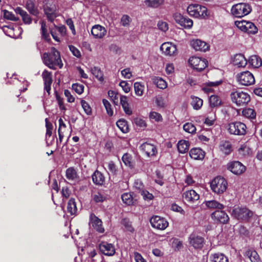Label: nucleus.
Segmentation results:
<instances>
[{"label": "nucleus", "instance_id": "25", "mask_svg": "<svg viewBox=\"0 0 262 262\" xmlns=\"http://www.w3.org/2000/svg\"><path fill=\"white\" fill-rule=\"evenodd\" d=\"M205 152L200 148H194L189 151V155L194 160H202L204 158Z\"/></svg>", "mask_w": 262, "mask_h": 262}, {"label": "nucleus", "instance_id": "39", "mask_svg": "<svg viewBox=\"0 0 262 262\" xmlns=\"http://www.w3.org/2000/svg\"><path fill=\"white\" fill-rule=\"evenodd\" d=\"M77 207L76 204L75 200L73 198H71L68 203L67 211L71 215H74L77 211Z\"/></svg>", "mask_w": 262, "mask_h": 262}, {"label": "nucleus", "instance_id": "20", "mask_svg": "<svg viewBox=\"0 0 262 262\" xmlns=\"http://www.w3.org/2000/svg\"><path fill=\"white\" fill-rule=\"evenodd\" d=\"M42 77L44 83V90L50 94L51 85L52 83V73L48 71L45 70L42 73Z\"/></svg>", "mask_w": 262, "mask_h": 262}, {"label": "nucleus", "instance_id": "12", "mask_svg": "<svg viewBox=\"0 0 262 262\" xmlns=\"http://www.w3.org/2000/svg\"><path fill=\"white\" fill-rule=\"evenodd\" d=\"M188 242L195 249H200L204 246V238L196 233H191L188 237Z\"/></svg>", "mask_w": 262, "mask_h": 262}, {"label": "nucleus", "instance_id": "40", "mask_svg": "<svg viewBox=\"0 0 262 262\" xmlns=\"http://www.w3.org/2000/svg\"><path fill=\"white\" fill-rule=\"evenodd\" d=\"M191 105L194 110H198L201 108L203 105V101L202 99L195 97L191 96Z\"/></svg>", "mask_w": 262, "mask_h": 262}, {"label": "nucleus", "instance_id": "47", "mask_svg": "<svg viewBox=\"0 0 262 262\" xmlns=\"http://www.w3.org/2000/svg\"><path fill=\"white\" fill-rule=\"evenodd\" d=\"M121 224L123 225L126 231L131 233H133L134 232V228L129 219L126 218L123 219L121 221Z\"/></svg>", "mask_w": 262, "mask_h": 262}, {"label": "nucleus", "instance_id": "1", "mask_svg": "<svg viewBox=\"0 0 262 262\" xmlns=\"http://www.w3.org/2000/svg\"><path fill=\"white\" fill-rule=\"evenodd\" d=\"M43 63L51 69L55 70L56 67L61 69L63 63L59 52L55 48H52L50 53H45L42 56Z\"/></svg>", "mask_w": 262, "mask_h": 262}, {"label": "nucleus", "instance_id": "26", "mask_svg": "<svg viewBox=\"0 0 262 262\" xmlns=\"http://www.w3.org/2000/svg\"><path fill=\"white\" fill-rule=\"evenodd\" d=\"M15 12L19 14L21 17L23 22L26 24H30L32 23V18L28 13L23 10L21 7H17L15 9Z\"/></svg>", "mask_w": 262, "mask_h": 262}, {"label": "nucleus", "instance_id": "34", "mask_svg": "<svg viewBox=\"0 0 262 262\" xmlns=\"http://www.w3.org/2000/svg\"><path fill=\"white\" fill-rule=\"evenodd\" d=\"M245 256L248 257L251 262H260V258L255 250H248L245 252Z\"/></svg>", "mask_w": 262, "mask_h": 262}, {"label": "nucleus", "instance_id": "31", "mask_svg": "<svg viewBox=\"0 0 262 262\" xmlns=\"http://www.w3.org/2000/svg\"><path fill=\"white\" fill-rule=\"evenodd\" d=\"M122 160L125 166L130 168H133L135 166L133 156L129 153L124 154L122 157Z\"/></svg>", "mask_w": 262, "mask_h": 262}, {"label": "nucleus", "instance_id": "11", "mask_svg": "<svg viewBox=\"0 0 262 262\" xmlns=\"http://www.w3.org/2000/svg\"><path fill=\"white\" fill-rule=\"evenodd\" d=\"M43 11L48 19L51 22H53L57 17V8L55 4L47 3L43 6Z\"/></svg>", "mask_w": 262, "mask_h": 262}, {"label": "nucleus", "instance_id": "53", "mask_svg": "<svg viewBox=\"0 0 262 262\" xmlns=\"http://www.w3.org/2000/svg\"><path fill=\"white\" fill-rule=\"evenodd\" d=\"M121 198L122 201L128 205H131L133 203V198L130 193H124L122 195Z\"/></svg>", "mask_w": 262, "mask_h": 262}, {"label": "nucleus", "instance_id": "64", "mask_svg": "<svg viewBox=\"0 0 262 262\" xmlns=\"http://www.w3.org/2000/svg\"><path fill=\"white\" fill-rule=\"evenodd\" d=\"M215 120V115L213 114H211L205 119V123L208 126L212 125Z\"/></svg>", "mask_w": 262, "mask_h": 262}, {"label": "nucleus", "instance_id": "59", "mask_svg": "<svg viewBox=\"0 0 262 262\" xmlns=\"http://www.w3.org/2000/svg\"><path fill=\"white\" fill-rule=\"evenodd\" d=\"M81 106L84 111V112L88 115H90L92 114V109L90 107V105L88 104L87 102H86L84 100H81Z\"/></svg>", "mask_w": 262, "mask_h": 262}, {"label": "nucleus", "instance_id": "14", "mask_svg": "<svg viewBox=\"0 0 262 262\" xmlns=\"http://www.w3.org/2000/svg\"><path fill=\"white\" fill-rule=\"evenodd\" d=\"M150 223L153 228L160 230H164L168 225V222L159 216L152 217L150 220Z\"/></svg>", "mask_w": 262, "mask_h": 262}, {"label": "nucleus", "instance_id": "32", "mask_svg": "<svg viewBox=\"0 0 262 262\" xmlns=\"http://www.w3.org/2000/svg\"><path fill=\"white\" fill-rule=\"evenodd\" d=\"M210 259L211 262H229L227 257L221 253H214L211 255Z\"/></svg>", "mask_w": 262, "mask_h": 262}, {"label": "nucleus", "instance_id": "24", "mask_svg": "<svg viewBox=\"0 0 262 262\" xmlns=\"http://www.w3.org/2000/svg\"><path fill=\"white\" fill-rule=\"evenodd\" d=\"M25 8L32 15L37 16L39 13L37 7L35 5L34 0H27Z\"/></svg>", "mask_w": 262, "mask_h": 262}, {"label": "nucleus", "instance_id": "23", "mask_svg": "<svg viewBox=\"0 0 262 262\" xmlns=\"http://www.w3.org/2000/svg\"><path fill=\"white\" fill-rule=\"evenodd\" d=\"M106 33L105 28L99 25L94 26L91 29V34L95 38H101Z\"/></svg>", "mask_w": 262, "mask_h": 262}, {"label": "nucleus", "instance_id": "28", "mask_svg": "<svg viewBox=\"0 0 262 262\" xmlns=\"http://www.w3.org/2000/svg\"><path fill=\"white\" fill-rule=\"evenodd\" d=\"M252 154L251 149L245 144L241 145L238 149V155L239 158H245Z\"/></svg>", "mask_w": 262, "mask_h": 262}, {"label": "nucleus", "instance_id": "43", "mask_svg": "<svg viewBox=\"0 0 262 262\" xmlns=\"http://www.w3.org/2000/svg\"><path fill=\"white\" fill-rule=\"evenodd\" d=\"M116 125L122 133H126L128 132L127 122L125 120L119 119L116 122Z\"/></svg>", "mask_w": 262, "mask_h": 262}, {"label": "nucleus", "instance_id": "13", "mask_svg": "<svg viewBox=\"0 0 262 262\" xmlns=\"http://www.w3.org/2000/svg\"><path fill=\"white\" fill-rule=\"evenodd\" d=\"M211 217L215 222L223 224H227L229 220L228 214L221 210H217L212 212L211 214Z\"/></svg>", "mask_w": 262, "mask_h": 262}, {"label": "nucleus", "instance_id": "55", "mask_svg": "<svg viewBox=\"0 0 262 262\" xmlns=\"http://www.w3.org/2000/svg\"><path fill=\"white\" fill-rule=\"evenodd\" d=\"M257 28L255 25L251 22L249 21L247 25V29H246L245 32L248 34H254L257 32Z\"/></svg>", "mask_w": 262, "mask_h": 262}, {"label": "nucleus", "instance_id": "9", "mask_svg": "<svg viewBox=\"0 0 262 262\" xmlns=\"http://www.w3.org/2000/svg\"><path fill=\"white\" fill-rule=\"evenodd\" d=\"M175 21L181 27L190 29L193 26V21L187 16H184L180 13H175L173 15Z\"/></svg>", "mask_w": 262, "mask_h": 262}, {"label": "nucleus", "instance_id": "4", "mask_svg": "<svg viewBox=\"0 0 262 262\" xmlns=\"http://www.w3.org/2000/svg\"><path fill=\"white\" fill-rule=\"evenodd\" d=\"M252 10L249 4L238 3L233 5L231 8V13L236 17H242L249 14Z\"/></svg>", "mask_w": 262, "mask_h": 262}, {"label": "nucleus", "instance_id": "60", "mask_svg": "<svg viewBox=\"0 0 262 262\" xmlns=\"http://www.w3.org/2000/svg\"><path fill=\"white\" fill-rule=\"evenodd\" d=\"M72 89L77 94H81L83 92L84 86L82 84L74 83L72 85Z\"/></svg>", "mask_w": 262, "mask_h": 262}, {"label": "nucleus", "instance_id": "19", "mask_svg": "<svg viewBox=\"0 0 262 262\" xmlns=\"http://www.w3.org/2000/svg\"><path fill=\"white\" fill-rule=\"evenodd\" d=\"M160 49L165 55L168 56L175 55L177 51L176 46L169 42L163 43Z\"/></svg>", "mask_w": 262, "mask_h": 262}, {"label": "nucleus", "instance_id": "38", "mask_svg": "<svg viewBox=\"0 0 262 262\" xmlns=\"http://www.w3.org/2000/svg\"><path fill=\"white\" fill-rule=\"evenodd\" d=\"M220 148L225 154L228 155L232 151V145L229 141H222L220 143Z\"/></svg>", "mask_w": 262, "mask_h": 262}, {"label": "nucleus", "instance_id": "22", "mask_svg": "<svg viewBox=\"0 0 262 262\" xmlns=\"http://www.w3.org/2000/svg\"><path fill=\"white\" fill-rule=\"evenodd\" d=\"M140 148L148 157L155 156L157 153L156 146L147 142L143 143L140 146Z\"/></svg>", "mask_w": 262, "mask_h": 262}, {"label": "nucleus", "instance_id": "21", "mask_svg": "<svg viewBox=\"0 0 262 262\" xmlns=\"http://www.w3.org/2000/svg\"><path fill=\"white\" fill-rule=\"evenodd\" d=\"M99 249L101 253L107 256H112L115 253V249L113 245L106 242H102L100 244Z\"/></svg>", "mask_w": 262, "mask_h": 262}, {"label": "nucleus", "instance_id": "36", "mask_svg": "<svg viewBox=\"0 0 262 262\" xmlns=\"http://www.w3.org/2000/svg\"><path fill=\"white\" fill-rule=\"evenodd\" d=\"M189 143L186 140H180L177 144L178 150L179 152L184 154L188 151Z\"/></svg>", "mask_w": 262, "mask_h": 262}, {"label": "nucleus", "instance_id": "35", "mask_svg": "<svg viewBox=\"0 0 262 262\" xmlns=\"http://www.w3.org/2000/svg\"><path fill=\"white\" fill-rule=\"evenodd\" d=\"M249 63L254 68H258L262 64L261 58L257 55H252L250 57Z\"/></svg>", "mask_w": 262, "mask_h": 262}, {"label": "nucleus", "instance_id": "18", "mask_svg": "<svg viewBox=\"0 0 262 262\" xmlns=\"http://www.w3.org/2000/svg\"><path fill=\"white\" fill-rule=\"evenodd\" d=\"M183 198L185 201L189 203H194L200 199V195L194 190L191 189L185 191Z\"/></svg>", "mask_w": 262, "mask_h": 262}, {"label": "nucleus", "instance_id": "17", "mask_svg": "<svg viewBox=\"0 0 262 262\" xmlns=\"http://www.w3.org/2000/svg\"><path fill=\"white\" fill-rule=\"evenodd\" d=\"M90 222L93 227L98 232L102 233L104 232L101 220L93 213H91L90 215Z\"/></svg>", "mask_w": 262, "mask_h": 262}, {"label": "nucleus", "instance_id": "27", "mask_svg": "<svg viewBox=\"0 0 262 262\" xmlns=\"http://www.w3.org/2000/svg\"><path fill=\"white\" fill-rule=\"evenodd\" d=\"M233 62L238 67H245L247 64V60L243 54H238L234 56Z\"/></svg>", "mask_w": 262, "mask_h": 262}, {"label": "nucleus", "instance_id": "54", "mask_svg": "<svg viewBox=\"0 0 262 262\" xmlns=\"http://www.w3.org/2000/svg\"><path fill=\"white\" fill-rule=\"evenodd\" d=\"M93 199L95 202L102 203L105 200L106 197L99 192H97L93 195Z\"/></svg>", "mask_w": 262, "mask_h": 262}, {"label": "nucleus", "instance_id": "7", "mask_svg": "<svg viewBox=\"0 0 262 262\" xmlns=\"http://www.w3.org/2000/svg\"><path fill=\"white\" fill-rule=\"evenodd\" d=\"M228 130L230 134L242 136L246 134L247 126L244 123L236 121L229 123Z\"/></svg>", "mask_w": 262, "mask_h": 262}, {"label": "nucleus", "instance_id": "3", "mask_svg": "<svg viewBox=\"0 0 262 262\" xmlns=\"http://www.w3.org/2000/svg\"><path fill=\"white\" fill-rule=\"evenodd\" d=\"M188 13L196 18H205L208 16L207 8L199 4H191L187 9Z\"/></svg>", "mask_w": 262, "mask_h": 262}, {"label": "nucleus", "instance_id": "15", "mask_svg": "<svg viewBox=\"0 0 262 262\" xmlns=\"http://www.w3.org/2000/svg\"><path fill=\"white\" fill-rule=\"evenodd\" d=\"M228 169L235 174L239 175L245 171L246 167L238 161H234L228 164Z\"/></svg>", "mask_w": 262, "mask_h": 262}, {"label": "nucleus", "instance_id": "44", "mask_svg": "<svg viewBox=\"0 0 262 262\" xmlns=\"http://www.w3.org/2000/svg\"><path fill=\"white\" fill-rule=\"evenodd\" d=\"M134 86L136 95L138 96H142L145 89L144 85L140 82H136L134 83Z\"/></svg>", "mask_w": 262, "mask_h": 262}, {"label": "nucleus", "instance_id": "61", "mask_svg": "<svg viewBox=\"0 0 262 262\" xmlns=\"http://www.w3.org/2000/svg\"><path fill=\"white\" fill-rule=\"evenodd\" d=\"M69 48L72 54L77 58H80L81 56L80 51L75 46L73 45H69Z\"/></svg>", "mask_w": 262, "mask_h": 262}, {"label": "nucleus", "instance_id": "30", "mask_svg": "<svg viewBox=\"0 0 262 262\" xmlns=\"http://www.w3.org/2000/svg\"><path fill=\"white\" fill-rule=\"evenodd\" d=\"M92 177L93 182L96 185H101L105 181L104 176L98 170H96Z\"/></svg>", "mask_w": 262, "mask_h": 262}, {"label": "nucleus", "instance_id": "6", "mask_svg": "<svg viewBox=\"0 0 262 262\" xmlns=\"http://www.w3.org/2000/svg\"><path fill=\"white\" fill-rule=\"evenodd\" d=\"M210 187L214 192L223 193L227 189V182L224 178L217 177L211 181Z\"/></svg>", "mask_w": 262, "mask_h": 262}, {"label": "nucleus", "instance_id": "33", "mask_svg": "<svg viewBox=\"0 0 262 262\" xmlns=\"http://www.w3.org/2000/svg\"><path fill=\"white\" fill-rule=\"evenodd\" d=\"M205 205L210 209H217L222 210L224 208V206L215 200L206 201L204 203Z\"/></svg>", "mask_w": 262, "mask_h": 262}, {"label": "nucleus", "instance_id": "52", "mask_svg": "<svg viewBox=\"0 0 262 262\" xmlns=\"http://www.w3.org/2000/svg\"><path fill=\"white\" fill-rule=\"evenodd\" d=\"M163 2V0H146L145 1L146 5L153 8L159 7Z\"/></svg>", "mask_w": 262, "mask_h": 262}, {"label": "nucleus", "instance_id": "50", "mask_svg": "<svg viewBox=\"0 0 262 262\" xmlns=\"http://www.w3.org/2000/svg\"><path fill=\"white\" fill-rule=\"evenodd\" d=\"M40 24L41 25V32L42 37L45 39L47 40L49 37V34L47 32L46 23L44 20H41L40 21Z\"/></svg>", "mask_w": 262, "mask_h": 262}, {"label": "nucleus", "instance_id": "63", "mask_svg": "<svg viewBox=\"0 0 262 262\" xmlns=\"http://www.w3.org/2000/svg\"><path fill=\"white\" fill-rule=\"evenodd\" d=\"M119 85L122 88L123 91L127 93L130 90V86L129 84L125 81H121L119 83Z\"/></svg>", "mask_w": 262, "mask_h": 262}, {"label": "nucleus", "instance_id": "10", "mask_svg": "<svg viewBox=\"0 0 262 262\" xmlns=\"http://www.w3.org/2000/svg\"><path fill=\"white\" fill-rule=\"evenodd\" d=\"M188 62L193 69L198 71H201L207 66V61L205 59L196 56L190 57Z\"/></svg>", "mask_w": 262, "mask_h": 262}, {"label": "nucleus", "instance_id": "62", "mask_svg": "<svg viewBox=\"0 0 262 262\" xmlns=\"http://www.w3.org/2000/svg\"><path fill=\"white\" fill-rule=\"evenodd\" d=\"M140 192L145 200H151L154 198L152 194L147 190L142 189L140 190Z\"/></svg>", "mask_w": 262, "mask_h": 262}, {"label": "nucleus", "instance_id": "29", "mask_svg": "<svg viewBox=\"0 0 262 262\" xmlns=\"http://www.w3.org/2000/svg\"><path fill=\"white\" fill-rule=\"evenodd\" d=\"M66 176L69 181H76L78 179L77 170L73 167H69L66 170Z\"/></svg>", "mask_w": 262, "mask_h": 262}, {"label": "nucleus", "instance_id": "49", "mask_svg": "<svg viewBox=\"0 0 262 262\" xmlns=\"http://www.w3.org/2000/svg\"><path fill=\"white\" fill-rule=\"evenodd\" d=\"M248 22V21L244 20H236L235 21L234 24L239 29L245 32L246 29H247V25Z\"/></svg>", "mask_w": 262, "mask_h": 262}, {"label": "nucleus", "instance_id": "37", "mask_svg": "<svg viewBox=\"0 0 262 262\" xmlns=\"http://www.w3.org/2000/svg\"><path fill=\"white\" fill-rule=\"evenodd\" d=\"M222 81H216L215 82H208L206 85L202 88V90L206 93L208 94L212 92V87H216L222 83Z\"/></svg>", "mask_w": 262, "mask_h": 262}, {"label": "nucleus", "instance_id": "45", "mask_svg": "<svg viewBox=\"0 0 262 262\" xmlns=\"http://www.w3.org/2000/svg\"><path fill=\"white\" fill-rule=\"evenodd\" d=\"M243 115L244 116L249 119H254L256 117V113L253 109L250 108H246L243 110Z\"/></svg>", "mask_w": 262, "mask_h": 262}, {"label": "nucleus", "instance_id": "2", "mask_svg": "<svg viewBox=\"0 0 262 262\" xmlns=\"http://www.w3.org/2000/svg\"><path fill=\"white\" fill-rule=\"evenodd\" d=\"M253 212L248 208L243 206L234 207L231 213V216L242 222H247L253 216Z\"/></svg>", "mask_w": 262, "mask_h": 262}, {"label": "nucleus", "instance_id": "58", "mask_svg": "<svg viewBox=\"0 0 262 262\" xmlns=\"http://www.w3.org/2000/svg\"><path fill=\"white\" fill-rule=\"evenodd\" d=\"M103 104L105 108L107 114L110 116H112L113 115V111L112 109V106L110 103L106 99L102 100Z\"/></svg>", "mask_w": 262, "mask_h": 262}, {"label": "nucleus", "instance_id": "41", "mask_svg": "<svg viewBox=\"0 0 262 262\" xmlns=\"http://www.w3.org/2000/svg\"><path fill=\"white\" fill-rule=\"evenodd\" d=\"M152 80L153 83L159 89H164L167 86L166 82L161 77H155Z\"/></svg>", "mask_w": 262, "mask_h": 262}, {"label": "nucleus", "instance_id": "42", "mask_svg": "<svg viewBox=\"0 0 262 262\" xmlns=\"http://www.w3.org/2000/svg\"><path fill=\"white\" fill-rule=\"evenodd\" d=\"M209 103L211 107H217L221 105L222 100L218 96L212 95L209 98Z\"/></svg>", "mask_w": 262, "mask_h": 262}, {"label": "nucleus", "instance_id": "46", "mask_svg": "<svg viewBox=\"0 0 262 262\" xmlns=\"http://www.w3.org/2000/svg\"><path fill=\"white\" fill-rule=\"evenodd\" d=\"M91 73L99 80L102 81L103 80V73L100 68L96 67L92 68Z\"/></svg>", "mask_w": 262, "mask_h": 262}, {"label": "nucleus", "instance_id": "56", "mask_svg": "<svg viewBox=\"0 0 262 262\" xmlns=\"http://www.w3.org/2000/svg\"><path fill=\"white\" fill-rule=\"evenodd\" d=\"M4 17L7 19L13 21H17L18 20V18L16 17L12 12H9L6 10L4 11Z\"/></svg>", "mask_w": 262, "mask_h": 262}, {"label": "nucleus", "instance_id": "51", "mask_svg": "<svg viewBox=\"0 0 262 262\" xmlns=\"http://www.w3.org/2000/svg\"><path fill=\"white\" fill-rule=\"evenodd\" d=\"M184 130L188 133L193 134L196 132L195 126L191 123H186L183 125Z\"/></svg>", "mask_w": 262, "mask_h": 262}, {"label": "nucleus", "instance_id": "8", "mask_svg": "<svg viewBox=\"0 0 262 262\" xmlns=\"http://www.w3.org/2000/svg\"><path fill=\"white\" fill-rule=\"evenodd\" d=\"M236 78L238 83L243 85H251L255 83L253 75L248 71L238 74Z\"/></svg>", "mask_w": 262, "mask_h": 262}, {"label": "nucleus", "instance_id": "16", "mask_svg": "<svg viewBox=\"0 0 262 262\" xmlns=\"http://www.w3.org/2000/svg\"><path fill=\"white\" fill-rule=\"evenodd\" d=\"M191 46L195 51L206 52L209 49V45L207 42L199 39H192L190 41Z\"/></svg>", "mask_w": 262, "mask_h": 262}, {"label": "nucleus", "instance_id": "48", "mask_svg": "<svg viewBox=\"0 0 262 262\" xmlns=\"http://www.w3.org/2000/svg\"><path fill=\"white\" fill-rule=\"evenodd\" d=\"M171 247L174 251H179L183 247L182 242L177 238H173L171 239Z\"/></svg>", "mask_w": 262, "mask_h": 262}, {"label": "nucleus", "instance_id": "5", "mask_svg": "<svg viewBox=\"0 0 262 262\" xmlns=\"http://www.w3.org/2000/svg\"><path fill=\"white\" fill-rule=\"evenodd\" d=\"M231 98L232 102L237 106L245 105L250 100V95L248 93L241 91L232 92Z\"/></svg>", "mask_w": 262, "mask_h": 262}, {"label": "nucleus", "instance_id": "57", "mask_svg": "<svg viewBox=\"0 0 262 262\" xmlns=\"http://www.w3.org/2000/svg\"><path fill=\"white\" fill-rule=\"evenodd\" d=\"M45 121H46V129H47L46 136V138L48 139V138H49L52 136L53 125L50 122H49L48 118H46L45 119Z\"/></svg>", "mask_w": 262, "mask_h": 262}]
</instances>
